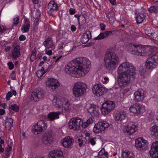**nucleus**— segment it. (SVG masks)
Wrapping results in <instances>:
<instances>
[{
	"label": "nucleus",
	"instance_id": "f257e3e1",
	"mask_svg": "<svg viewBox=\"0 0 158 158\" xmlns=\"http://www.w3.org/2000/svg\"><path fill=\"white\" fill-rule=\"evenodd\" d=\"M90 64L89 60L86 57L77 58L68 64L65 68V71L73 77H81L88 72Z\"/></svg>",
	"mask_w": 158,
	"mask_h": 158
},
{
	"label": "nucleus",
	"instance_id": "f03ea898",
	"mask_svg": "<svg viewBox=\"0 0 158 158\" xmlns=\"http://www.w3.org/2000/svg\"><path fill=\"white\" fill-rule=\"evenodd\" d=\"M135 69L133 65L128 62L120 64L117 69L118 85L121 88L127 86L131 79L135 78L136 75Z\"/></svg>",
	"mask_w": 158,
	"mask_h": 158
},
{
	"label": "nucleus",
	"instance_id": "7ed1b4c3",
	"mask_svg": "<svg viewBox=\"0 0 158 158\" xmlns=\"http://www.w3.org/2000/svg\"><path fill=\"white\" fill-rule=\"evenodd\" d=\"M119 62V57L115 53L108 52L106 53L104 58V65L109 70H112L117 66Z\"/></svg>",
	"mask_w": 158,
	"mask_h": 158
},
{
	"label": "nucleus",
	"instance_id": "20e7f679",
	"mask_svg": "<svg viewBox=\"0 0 158 158\" xmlns=\"http://www.w3.org/2000/svg\"><path fill=\"white\" fill-rule=\"evenodd\" d=\"M52 104L63 112L69 111L72 107V105L69 103V100L64 98H57L56 97H54Z\"/></svg>",
	"mask_w": 158,
	"mask_h": 158
},
{
	"label": "nucleus",
	"instance_id": "39448f33",
	"mask_svg": "<svg viewBox=\"0 0 158 158\" xmlns=\"http://www.w3.org/2000/svg\"><path fill=\"white\" fill-rule=\"evenodd\" d=\"M86 85L81 82L75 83L72 89L73 95L75 97L79 98L83 96L86 92Z\"/></svg>",
	"mask_w": 158,
	"mask_h": 158
},
{
	"label": "nucleus",
	"instance_id": "423d86ee",
	"mask_svg": "<svg viewBox=\"0 0 158 158\" xmlns=\"http://www.w3.org/2000/svg\"><path fill=\"white\" fill-rule=\"evenodd\" d=\"M47 128V125L43 120H40L32 127L31 131L35 135H37L45 131Z\"/></svg>",
	"mask_w": 158,
	"mask_h": 158
},
{
	"label": "nucleus",
	"instance_id": "0eeeda50",
	"mask_svg": "<svg viewBox=\"0 0 158 158\" xmlns=\"http://www.w3.org/2000/svg\"><path fill=\"white\" fill-rule=\"evenodd\" d=\"M115 107V104L112 101H108L103 103L101 108V112L103 114H107L113 110Z\"/></svg>",
	"mask_w": 158,
	"mask_h": 158
},
{
	"label": "nucleus",
	"instance_id": "6e6552de",
	"mask_svg": "<svg viewBox=\"0 0 158 158\" xmlns=\"http://www.w3.org/2000/svg\"><path fill=\"white\" fill-rule=\"evenodd\" d=\"M158 64V56L154 55L149 57L146 61L145 65L147 69H153Z\"/></svg>",
	"mask_w": 158,
	"mask_h": 158
},
{
	"label": "nucleus",
	"instance_id": "1a4fd4ad",
	"mask_svg": "<svg viewBox=\"0 0 158 158\" xmlns=\"http://www.w3.org/2000/svg\"><path fill=\"white\" fill-rule=\"evenodd\" d=\"M93 94L97 97H100L106 93L108 89L101 84L94 85L92 88Z\"/></svg>",
	"mask_w": 158,
	"mask_h": 158
},
{
	"label": "nucleus",
	"instance_id": "9d476101",
	"mask_svg": "<svg viewBox=\"0 0 158 158\" xmlns=\"http://www.w3.org/2000/svg\"><path fill=\"white\" fill-rule=\"evenodd\" d=\"M82 123L81 119L78 118H73L69 122V127L74 131H78Z\"/></svg>",
	"mask_w": 158,
	"mask_h": 158
},
{
	"label": "nucleus",
	"instance_id": "9b49d317",
	"mask_svg": "<svg viewBox=\"0 0 158 158\" xmlns=\"http://www.w3.org/2000/svg\"><path fill=\"white\" fill-rule=\"evenodd\" d=\"M109 123L105 122H101L95 124L93 128V131L98 133L103 131L109 127Z\"/></svg>",
	"mask_w": 158,
	"mask_h": 158
},
{
	"label": "nucleus",
	"instance_id": "f8f14e48",
	"mask_svg": "<svg viewBox=\"0 0 158 158\" xmlns=\"http://www.w3.org/2000/svg\"><path fill=\"white\" fill-rule=\"evenodd\" d=\"M130 111L134 114H140L146 111V107L140 104H135L129 108Z\"/></svg>",
	"mask_w": 158,
	"mask_h": 158
},
{
	"label": "nucleus",
	"instance_id": "ddd939ff",
	"mask_svg": "<svg viewBox=\"0 0 158 158\" xmlns=\"http://www.w3.org/2000/svg\"><path fill=\"white\" fill-rule=\"evenodd\" d=\"M148 144L147 140L143 137H139L135 140V146L138 149L143 151L147 149Z\"/></svg>",
	"mask_w": 158,
	"mask_h": 158
},
{
	"label": "nucleus",
	"instance_id": "4468645a",
	"mask_svg": "<svg viewBox=\"0 0 158 158\" xmlns=\"http://www.w3.org/2000/svg\"><path fill=\"white\" fill-rule=\"evenodd\" d=\"M40 15V12L39 10L35 9L31 11V20L34 23L33 25L34 28L39 24Z\"/></svg>",
	"mask_w": 158,
	"mask_h": 158
},
{
	"label": "nucleus",
	"instance_id": "2eb2a0df",
	"mask_svg": "<svg viewBox=\"0 0 158 158\" xmlns=\"http://www.w3.org/2000/svg\"><path fill=\"white\" fill-rule=\"evenodd\" d=\"M44 91L42 89L35 90L31 93V99L34 102L38 101L44 97Z\"/></svg>",
	"mask_w": 158,
	"mask_h": 158
},
{
	"label": "nucleus",
	"instance_id": "dca6fc26",
	"mask_svg": "<svg viewBox=\"0 0 158 158\" xmlns=\"http://www.w3.org/2000/svg\"><path fill=\"white\" fill-rule=\"evenodd\" d=\"M137 129V127L135 124L130 123L124 127L123 131L125 133L131 135L135 133Z\"/></svg>",
	"mask_w": 158,
	"mask_h": 158
},
{
	"label": "nucleus",
	"instance_id": "f3484780",
	"mask_svg": "<svg viewBox=\"0 0 158 158\" xmlns=\"http://www.w3.org/2000/svg\"><path fill=\"white\" fill-rule=\"evenodd\" d=\"M46 86L52 89H56L60 86L58 80L54 78H48L46 83Z\"/></svg>",
	"mask_w": 158,
	"mask_h": 158
},
{
	"label": "nucleus",
	"instance_id": "a211bd4d",
	"mask_svg": "<svg viewBox=\"0 0 158 158\" xmlns=\"http://www.w3.org/2000/svg\"><path fill=\"white\" fill-rule=\"evenodd\" d=\"M150 156L153 158H158V141L153 142L150 151Z\"/></svg>",
	"mask_w": 158,
	"mask_h": 158
},
{
	"label": "nucleus",
	"instance_id": "6ab92c4d",
	"mask_svg": "<svg viewBox=\"0 0 158 158\" xmlns=\"http://www.w3.org/2000/svg\"><path fill=\"white\" fill-rule=\"evenodd\" d=\"M87 110L92 116L98 117L99 115V108L95 105H91Z\"/></svg>",
	"mask_w": 158,
	"mask_h": 158
},
{
	"label": "nucleus",
	"instance_id": "aec40b11",
	"mask_svg": "<svg viewBox=\"0 0 158 158\" xmlns=\"http://www.w3.org/2000/svg\"><path fill=\"white\" fill-rule=\"evenodd\" d=\"M134 100L135 102H138L143 101L144 99L145 96L144 91L142 90L135 91L134 94Z\"/></svg>",
	"mask_w": 158,
	"mask_h": 158
},
{
	"label": "nucleus",
	"instance_id": "412c9836",
	"mask_svg": "<svg viewBox=\"0 0 158 158\" xmlns=\"http://www.w3.org/2000/svg\"><path fill=\"white\" fill-rule=\"evenodd\" d=\"M49 158H64L63 152L60 149L51 151L49 154Z\"/></svg>",
	"mask_w": 158,
	"mask_h": 158
},
{
	"label": "nucleus",
	"instance_id": "4be33fe9",
	"mask_svg": "<svg viewBox=\"0 0 158 158\" xmlns=\"http://www.w3.org/2000/svg\"><path fill=\"white\" fill-rule=\"evenodd\" d=\"M73 140L70 136L65 137L61 141L62 145L65 148H69L73 144Z\"/></svg>",
	"mask_w": 158,
	"mask_h": 158
},
{
	"label": "nucleus",
	"instance_id": "5701e85b",
	"mask_svg": "<svg viewBox=\"0 0 158 158\" xmlns=\"http://www.w3.org/2000/svg\"><path fill=\"white\" fill-rule=\"evenodd\" d=\"M91 37V32L89 30H87L81 37V42L83 44H86L89 41Z\"/></svg>",
	"mask_w": 158,
	"mask_h": 158
},
{
	"label": "nucleus",
	"instance_id": "b1692460",
	"mask_svg": "<svg viewBox=\"0 0 158 158\" xmlns=\"http://www.w3.org/2000/svg\"><path fill=\"white\" fill-rule=\"evenodd\" d=\"M30 27V21L29 19L27 18H25L24 20L23 24L22 25V27L21 30L23 33L28 32L29 31Z\"/></svg>",
	"mask_w": 158,
	"mask_h": 158
},
{
	"label": "nucleus",
	"instance_id": "393cba45",
	"mask_svg": "<svg viewBox=\"0 0 158 158\" xmlns=\"http://www.w3.org/2000/svg\"><path fill=\"white\" fill-rule=\"evenodd\" d=\"M115 120L122 121L126 118V114L123 112L117 111L114 115Z\"/></svg>",
	"mask_w": 158,
	"mask_h": 158
},
{
	"label": "nucleus",
	"instance_id": "a878e982",
	"mask_svg": "<svg viewBox=\"0 0 158 158\" xmlns=\"http://www.w3.org/2000/svg\"><path fill=\"white\" fill-rule=\"evenodd\" d=\"M140 47L141 46L139 45H132L129 51L132 54L139 56L141 50Z\"/></svg>",
	"mask_w": 158,
	"mask_h": 158
},
{
	"label": "nucleus",
	"instance_id": "bb28decb",
	"mask_svg": "<svg viewBox=\"0 0 158 158\" xmlns=\"http://www.w3.org/2000/svg\"><path fill=\"white\" fill-rule=\"evenodd\" d=\"M20 48L19 46L17 45L14 48L12 52V56L14 58H17L19 57L20 55Z\"/></svg>",
	"mask_w": 158,
	"mask_h": 158
},
{
	"label": "nucleus",
	"instance_id": "cd10ccee",
	"mask_svg": "<svg viewBox=\"0 0 158 158\" xmlns=\"http://www.w3.org/2000/svg\"><path fill=\"white\" fill-rule=\"evenodd\" d=\"M60 114L59 111L51 112L48 114V118L50 120L53 121L55 119H58Z\"/></svg>",
	"mask_w": 158,
	"mask_h": 158
},
{
	"label": "nucleus",
	"instance_id": "c85d7f7f",
	"mask_svg": "<svg viewBox=\"0 0 158 158\" xmlns=\"http://www.w3.org/2000/svg\"><path fill=\"white\" fill-rule=\"evenodd\" d=\"M52 140V135L49 133H45L44 134L43 138V143L45 144L50 143Z\"/></svg>",
	"mask_w": 158,
	"mask_h": 158
},
{
	"label": "nucleus",
	"instance_id": "c756f323",
	"mask_svg": "<svg viewBox=\"0 0 158 158\" xmlns=\"http://www.w3.org/2000/svg\"><path fill=\"white\" fill-rule=\"evenodd\" d=\"M43 45L45 47L47 48H51L54 45V43L52 40V38L50 37L47 38L46 40L43 43Z\"/></svg>",
	"mask_w": 158,
	"mask_h": 158
},
{
	"label": "nucleus",
	"instance_id": "7c9ffc66",
	"mask_svg": "<svg viewBox=\"0 0 158 158\" xmlns=\"http://www.w3.org/2000/svg\"><path fill=\"white\" fill-rule=\"evenodd\" d=\"M145 13L143 12L139 13L136 18L137 23V24L141 23L145 19Z\"/></svg>",
	"mask_w": 158,
	"mask_h": 158
},
{
	"label": "nucleus",
	"instance_id": "2f4dec72",
	"mask_svg": "<svg viewBox=\"0 0 158 158\" xmlns=\"http://www.w3.org/2000/svg\"><path fill=\"white\" fill-rule=\"evenodd\" d=\"M105 14L106 15V19H107L110 23H112L115 20L114 12L112 10L107 11Z\"/></svg>",
	"mask_w": 158,
	"mask_h": 158
},
{
	"label": "nucleus",
	"instance_id": "473e14b6",
	"mask_svg": "<svg viewBox=\"0 0 158 158\" xmlns=\"http://www.w3.org/2000/svg\"><path fill=\"white\" fill-rule=\"evenodd\" d=\"M122 156L123 158H132L133 154L128 149H124L123 150Z\"/></svg>",
	"mask_w": 158,
	"mask_h": 158
},
{
	"label": "nucleus",
	"instance_id": "72a5a7b5",
	"mask_svg": "<svg viewBox=\"0 0 158 158\" xmlns=\"http://www.w3.org/2000/svg\"><path fill=\"white\" fill-rule=\"evenodd\" d=\"M13 121L12 118H7L6 120L5 126L6 129L10 130L13 126Z\"/></svg>",
	"mask_w": 158,
	"mask_h": 158
},
{
	"label": "nucleus",
	"instance_id": "f704fd0d",
	"mask_svg": "<svg viewBox=\"0 0 158 158\" xmlns=\"http://www.w3.org/2000/svg\"><path fill=\"white\" fill-rule=\"evenodd\" d=\"M48 12H51L56 10L57 8V4L54 1H51L49 3L48 6Z\"/></svg>",
	"mask_w": 158,
	"mask_h": 158
},
{
	"label": "nucleus",
	"instance_id": "c9c22d12",
	"mask_svg": "<svg viewBox=\"0 0 158 158\" xmlns=\"http://www.w3.org/2000/svg\"><path fill=\"white\" fill-rule=\"evenodd\" d=\"M151 134L154 135L156 138H158V126L154 125L150 129Z\"/></svg>",
	"mask_w": 158,
	"mask_h": 158
},
{
	"label": "nucleus",
	"instance_id": "e433bc0d",
	"mask_svg": "<svg viewBox=\"0 0 158 158\" xmlns=\"http://www.w3.org/2000/svg\"><path fill=\"white\" fill-rule=\"evenodd\" d=\"M86 19L84 15H81L78 17L79 23L81 25H83L86 23Z\"/></svg>",
	"mask_w": 158,
	"mask_h": 158
},
{
	"label": "nucleus",
	"instance_id": "4c0bfd02",
	"mask_svg": "<svg viewBox=\"0 0 158 158\" xmlns=\"http://www.w3.org/2000/svg\"><path fill=\"white\" fill-rule=\"evenodd\" d=\"M10 110H13L16 112H17L19 110V106L16 104L11 105L9 107Z\"/></svg>",
	"mask_w": 158,
	"mask_h": 158
},
{
	"label": "nucleus",
	"instance_id": "58836bf2",
	"mask_svg": "<svg viewBox=\"0 0 158 158\" xmlns=\"http://www.w3.org/2000/svg\"><path fill=\"white\" fill-rule=\"evenodd\" d=\"M45 73V72L44 70V68L42 67L40 70H38L37 71L36 75L38 77L40 78Z\"/></svg>",
	"mask_w": 158,
	"mask_h": 158
},
{
	"label": "nucleus",
	"instance_id": "ea45409f",
	"mask_svg": "<svg viewBox=\"0 0 158 158\" xmlns=\"http://www.w3.org/2000/svg\"><path fill=\"white\" fill-rule=\"evenodd\" d=\"M140 54L139 56H144L147 54V51L146 49L144 47L141 46L140 47Z\"/></svg>",
	"mask_w": 158,
	"mask_h": 158
},
{
	"label": "nucleus",
	"instance_id": "a19ab883",
	"mask_svg": "<svg viewBox=\"0 0 158 158\" xmlns=\"http://www.w3.org/2000/svg\"><path fill=\"white\" fill-rule=\"evenodd\" d=\"M97 139L95 137H90L89 139V143H90L92 146H94L96 144V142Z\"/></svg>",
	"mask_w": 158,
	"mask_h": 158
},
{
	"label": "nucleus",
	"instance_id": "79ce46f5",
	"mask_svg": "<svg viewBox=\"0 0 158 158\" xmlns=\"http://www.w3.org/2000/svg\"><path fill=\"white\" fill-rule=\"evenodd\" d=\"M36 53L35 52H32L30 56V60L32 62H33L36 58Z\"/></svg>",
	"mask_w": 158,
	"mask_h": 158
},
{
	"label": "nucleus",
	"instance_id": "37998d69",
	"mask_svg": "<svg viewBox=\"0 0 158 158\" xmlns=\"http://www.w3.org/2000/svg\"><path fill=\"white\" fill-rule=\"evenodd\" d=\"M6 29L4 25H0V34H2L6 31Z\"/></svg>",
	"mask_w": 158,
	"mask_h": 158
},
{
	"label": "nucleus",
	"instance_id": "c03bdc74",
	"mask_svg": "<svg viewBox=\"0 0 158 158\" xmlns=\"http://www.w3.org/2000/svg\"><path fill=\"white\" fill-rule=\"evenodd\" d=\"M104 38L103 33H101L97 37L94 38L95 40H100Z\"/></svg>",
	"mask_w": 158,
	"mask_h": 158
},
{
	"label": "nucleus",
	"instance_id": "a18cd8bd",
	"mask_svg": "<svg viewBox=\"0 0 158 158\" xmlns=\"http://www.w3.org/2000/svg\"><path fill=\"white\" fill-rule=\"evenodd\" d=\"M19 23V17H16L13 19V25L16 26Z\"/></svg>",
	"mask_w": 158,
	"mask_h": 158
},
{
	"label": "nucleus",
	"instance_id": "49530a36",
	"mask_svg": "<svg viewBox=\"0 0 158 158\" xmlns=\"http://www.w3.org/2000/svg\"><path fill=\"white\" fill-rule=\"evenodd\" d=\"M107 152H105V150L104 148H102L99 152L98 153V156H102L105 154H107Z\"/></svg>",
	"mask_w": 158,
	"mask_h": 158
},
{
	"label": "nucleus",
	"instance_id": "de8ad7c7",
	"mask_svg": "<svg viewBox=\"0 0 158 158\" xmlns=\"http://www.w3.org/2000/svg\"><path fill=\"white\" fill-rule=\"evenodd\" d=\"M103 33L104 38L108 37L110 36V35H111L112 34V32L111 31H106Z\"/></svg>",
	"mask_w": 158,
	"mask_h": 158
},
{
	"label": "nucleus",
	"instance_id": "09e8293b",
	"mask_svg": "<svg viewBox=\"0 0 158 158\" xmlns=\"http://www.w3.org/2000/svg\"><path fill=\"white\" fill-rule=\"evenodd\" d=\"M4 141L2 139L0 140V152H3L4 149L2 147L3 146Z\"/></svg>",
	"mask_w": 158,
	"mask_h": 158
},
{
	"label": "nucleus",
	"instance_id": "8fccbe9b",
	"mask_svg": "<svg viewBox=\"0 0 158 158\" xmlns=\"http://www.w3.org/2000/svg\"><path fill=\"white\" fill-rule=\"evenodd\" d=\"M15 71H13L10 75V78L13 80H16V75Z\"/></svg>",
	"mask_w": 158,
	"mask_h": 158
},
{
	"label": "nucleus",
	"instance_id": "3c124183",
	"mask_svg": "<svg viewBox=\"0 0 158 158\" xmlns=\"http://www.w3.org/2000/svg\"><path fill=\"white\" fill-rule=\"evenodd\" d=\"M157 10L156 7L153 6L151 7L149 9V11L151 13L155 12Z\"/></svg>",
	"mask_w": 158,
	"mask_h": 158
},
{
	"label": "nucleus",
	"instance_id": "603ef678",
	"mask_svg": "<svg viewBox=\"0 0 158 158\" xmlns=\"http://www.w3.org/2000/svg\"><path fill=\"white\" fill-rule=\"evenodd\" d=\"M77 143L79 144V146L80 147H81L84 144V142L83 140L79 138L77 139Z\"/></svg>",
	"mask_w": 158,
	"mask_h": 158
},
{
	"label": "nucleus",
	"instance_id": "864d4df0",
	"mask_svg": "<svg viewBox=\"0 0 158 158\" xmlns=\"http://www.w3.org/2000/svg\"><path fill=\"white\" fill-rule=\"evenodd\" d=\"M12 96V94L11 92H9L6 94V99L7 100H8Z\"/></svg>",
	"mask_w": 158,
	"mask_h": 158
},
{
	"label": "nucleus",
	"instance_id": "5fc2aeb1",
	"mask_svg": "<svg viewBox=\"0 0 158 158\" xmlns=\"http://www.w3.org/2000/svg\"><path fill=\"white\" fill-rule=\"evenodd\" d=\"M45 54L49 55L51 56L52 53V52L51 50L50 49H46L45 50Z\"/></svg>",
	"mask_w": 158,
	"mask_h": 158
},
{
	"label": "nucleus",
	"instance_id": "6e6d98bb",
	"mask_svg": "<svg viewBox=\"0 0 158 158\" xmlns=\"http://www.w3.org/2000/svg\"><path fill=\"white\" fill-rule=\"evenodd\" d=\"M9 69L10 70L14 68V65L12 62H10L8 63Z\"/></svg>",
	"mask_w": 158,
	"mask_h": 158
},
{
	"label": "nucleus",
	"instance_id": "4d7b16f0",
	"mask_svg": "<svg viewBox=\"0 0 158 158\" xmlns=\"http://www.w3.org/2000/svg\"><path fill=\"white\" fill-rule=\"evenodd\" d=\"M86 122L88 125H89L93 123V120L92 118H89Z\"/></svg>",
	"mask_w": 158,
	"mask_h": 158
},
{
	"label": "nucleus",
	"instance_id": "13d9d810",
	"mask_svg": "<svg viewBox=\"0 0 158 158\" xmlns=\"http://www.w3.org/2000/svg\"><path fill=\"white\" fill-rule=\"evenodd\" d=\"M100 29L102 30H104L105 29L106 26L103 23H101L100 24Z\"/></svg>",
	"mask_w": 158,
	"mask_h": 158
},
{
	"label": "nucleus",
	"instance_id": "bf43d9fd",
	"mask_svg": "<svg viewBox=\"0 0 158 158\" xmlns=\"http://www.w3.org/2000/svg\"><path fill=\"white\" fill-rule=\"evenodd\" d=\"M26 36L23 35H21L19 37V39L21 41H24L26 40Z\"/></svg>",
	"mask_w": 158,
	"mask_h": 158
},
{
	"label": "nucleus",
	"instance_id": "052dcab7",
	"mask_svg": "<svg viewBox=\"0 0 158 158\" xmlns=\"http://www.w3.org/2000/svg\"><path fill=\"white\" fill-rule=\"evenodd\" d=\"M69 11L71 15H73L75 13V10L72 8H70V9L69 10Z\"/></svg>",
	"mask_w": 158,
	"mask_h": 158
},
{
	"label": "nucleus",
	"instance_id": "680f3d73",
	"mask_svg": "<svg viewBox=\"0 0 158 158\" xmlns=\"http://www.w3.org/2000/svg\"><path fill=\"white\" fill-rule=\"evenodd\" d=\"M82 123V126L84 128H86L89 125H88L87 124V123H86V122H85L82 123Z\"/></svg>",
	"mask_w": 158,
	"mask_h": 158
},
{
	"label": "nucleus",
	"instance_id": "e2e57ef3",
	"mask_svg": "<svg viewBox=\"0 0 158 158\" xmlns=\"http://www.w3.org/2000/svg\"><path fill=\"white\" fill-rule=\"evenodd\" d=\"M148 29H147L145 31V32L147 35H152L153 33L151 31H150L149 32H148Z\"/></svg>",
	"mask_w": 158,
	"mask_h": 158
},
{
	"label": "nucleus",
	"instance_id": "0e129e2a",
	"mask_svg": "<svg viewBox=\"0 0 158 158\" xmlns=\"http://www.w3.org/2000/svg\"><path fill=\"white\" fill-rule=\"evenodd\" d=\"M68 43V41L66 39H64L62 40V43L65 45Z\"/></svg>",
	"mask_w": 158,
	"mask_h": 158
},
{
	"label": "nucleus",
	"instance_id": "69168bd1",
	"mask_svg": "<svg viewBox=\"0 0 158 158\" xmlns=\"http://www.w3.org/2000/svg\"><path fill=\"white\" fill-rule=\"evenodd\" d=\"M65 45L63 43L61 44L58 46V49H62L65 46Z\"/></svg>",
	"mask_w": 158,
	"mask_h": 158
},
{
	"label": "nucleus",
	"instance_id": "338daca9",
	"mask_svg": "<svg viewBox=\"0 0 158 158\" xmlns=\"http://www.w3.org/2000/svg\"><path fill=\"white\" fill-rule=\"evenodd\" d=\"M104 80V81H103V83L104 84H106L109 81V78L107 77H105Z\"/></svg>",
	"mask_w": 158,
	"mask_h": 158
},
{
	"label": "nucleus",
	"instance_id": "774afa93",
	"mask_svg": "<svg viewBox=\"0 0 158 158\" xmlns=\"http://www.w3.org/2000/svg\"><path fill=\"white\" fill-rule=\"evenodd\" d=\"M109 1L112 5H114L116 4V0H109Z\"/></svg>",
	"mask_w": 158,
	"mask_h": 158
}]
</instances>
